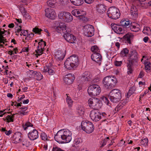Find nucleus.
Wrapping results in <instances>:
<instances>
[{
  "mask_svg": "<svg viewBox=\"0 0 151 151\" xmlns=\"http://www.w3.org/2000/svg\"><path fill=\"white\" fill-rule=\"evenodd\" d=\"M77 112L80 115H82L84 114V111L83 109L81 106H79L77 108Z\"/></svg>",
  "mask_w": 151,
  "mask_h": 151,
  "instance_id": "e433bc0d",
  "label": "nucleus"
},
{
  "mask_svg": "<svg viewBox=\"0 0 151 151\" xmlns=\"http://www.w3.org/2000/svg\"><path fill=\"white\" fill-rule=\"evenodd\" d=\"M52 151H64L57 147H53Z\"/></svg>",
  "mask_w": 151,
  "mask_h": 151,
  "instance_id": "6e6d98bb",
  "label": "nucleus"
},
{
  "mask_svg": "<svg viewBox=\"0 0 151 151\" xmlns=\"http://www.w3.org/2000/svg\"><path fill=\"white\" fill-rule=\"evenodd\" d=\"M91 57L93 60L98 63H99V62L101 61L102 59L101 55L98 52L93 53L91 55Z\"/></svg>",
  "mask_w": 151,
  "mask_h": 151,
  "instance_id": "412c9836",
  "label": "nucleus"
},
{
  "mask_svg": "<svg viewBox=\"0 0 151 151\" xmlns=\"http://www.w3.org/2000/svg\"><path fill=\"white\" fill-rule=\"evenodd\" d=\"M28 136L30 140H34L38 137V132L36 129H34L28 133Z\"/></svg>",
  "mask_w": 151,
  "mask_h": 151,
  "instance_id": "2eb2a0df",
  "label": "nucleus"
},
{
  "mask_svg": "<svg viewBox=\"0 0 151 151\" xmlns=\"http://www.w3.org/2000/svg\"><path fill=\"white\" fill-rule=\"evenodd\" d=\"M96 8L97 11L100 13H102L105 12L106 10L105 6L103 4L98 5L97 6Z\"/></svg>",
  "mask_w": 151,
  "mask_h": 151,
  "instance_id": "c756f323",
  "label": "nucleus"
},
{
  "mask_svg": "<svg viewBox=\"0 0 151 151\" xmlns=\"http://www.w3.org/2000/svg\"><path fill=\"white\" fill-rule=\"evenodd\" d=\"M136 88L134 86H133L129 89L127 93V97L130 96L135 91Z\"/></svg>",
  "mask_w": 151,
  "mask_h": 151,
  "instance_id": "2f4dec72",
  "label": "nucleus"
},
{
  "mask_svg": "<svg viewBox=\"0 0 151 151\" xmlns=\"http://www.w3.org/2000/svg\"><path fill=\"white\" fill-rule=\"evenodd\" d=\"M23 16V18L25 19H29L30 18V16L29 14L27 12H25L24 14H22Z\"/></svg>",
  "mask_w": 151,
  "mask_h": 151,
  "instance_id": "864d4df0",
  "label": "nucleus"
},
{
  "mask_svg": "<svg viewBox=\"0 0 151 151\" xmlns=\"http://www.w3.org/2000/svg\"><path fill=\"white\" fill-rule=\"evenodd\" d=\"M66 101L69 105L70 106L72 104L73 101L70 97L67 96L66 99Z\"/></svg>",
  "mask_w": 151,
  "mask_h": 151,
  "instance_id": "09e8293b",
  "label": "nucleus"
},
{
  "mask_svg": "<svg viewBox=\"0 0 151 151\" xmlns=\"http://www.w3.org/2000/svg\"><path fill=\"white\" fill-rule=\"evenodd\" d=\"M91 50L93 52V53L97 52L99 53L100 52V50L99 49L96 45H95L92 47L91 48Z\"/></svg>",
  "mask_w": 151,
  "mask_h": 151,
  "instance_id": "f704fd0d",
  "label": "nucleus"
},
{
  "mask_svg": "<svg viewBox=\"0 0 151 151\" xmlns=\"http://www.w3.org/2000/svg\"><path fill=\"white\" fill-rule=\"evenodd\" d=\"M107 14L109 17L111 19H118L120 16L119 10L115 6L109 8L108 9Z\"/></svg>",
  "mask_w": 151,
  "mask_h": 151,
  "instance_id": "423d86ee",
  "label": "nucleus"
},
{
  "mask_svg": "<svg viewBox=\"0 0 151 151\" xmlns=\"http://www.w3.org/2000/svg\"><path fill=\"white\" fill-rule=\"evenodd\" d=\"M23 128L24 130H26L27 128L29 127H32L33 124L31 123L30 122H27L25 123L24 125L23 124L22 125Z\"/></svg>",
  "mask_w": 151,
  "mask_h": 151,
  "instance_id": "4c0bfd02",
  "label": "nucleus"
},
{
  "mask_svg": "<svg viewBox=\"0 0 151 151\" xmlns=\"http://www.w3.org/2000/svg\"><path fill=\"white\" fill-rule=\"evenodd\" d=\"M82 129L87 133H92L94 130V127L93 124L91 122H82L81 123Z\"/></svg>",
  "mask_w": 151,
  "mask_h": 151,
  "instance_id": "0eeeda50",
  "label": "nucleus"
},
{
  "mask_svg": "<svg viewBox=\"0 0 151 151\" xmlns=\"http://www.w3.org/2000/svg\"><path fill=\"white\" fill-rule=\"evenodd\" d=\"M130 26V29L133 32H138L140 30V26L137 23H131Z\"/></svg>",
  "mask_w": 151,
  "mask_h": 151,
  "instance_id": "a878e982",
  "label": "nucleus"
},
{
  "mask_svg": "<svg viewBox=\"0 0 151 151\" xmlns=\"http://www.w3.org/2000/svg\"><path fill=\"white\" fill-rule=\"evenodd\" d=\"M116 83V78L111 76H107L104 78L103 80V83L104 87L107 89H111L114 87Z\"/></svg>",
  "mask_w": 151,
  "mask_h": 151,
  "instance_id": "7ed1b4c3",
  "label": "nucleus"
},
{
  "mask_svg": "<svg viewBox=\"0 0 151 151\" xmlns=\"http://www.w3.org/2000/svg\"><path fill=\"white\" fill-rule=\"evenodd\" d=\"M143 32L147 35H149L151 34V30L149 27H145L142 31Z\"/></svg>",
  "mask_w": 151,
  "mask_h": 151,
  "instance_id": "72a5a7b5",
  "label": "nucleus"
},
{
  "mask_svg": "<svg viewBox=\"0 0 151 151\" xmlns=\"http://www.w3.org/2000/svg\"><path fill=\"white\" fill-rule=\"evenodd\" d=\"M48 73L50 75L52 74V73L54 72V71L52 69L51 67H50L48 71Z\"/></svg>",
  "mask_w": 151,
  "mask_h": 151,
  "instance_id": "680f3d73",
  "label": "nucleus"
},
{
  "mask_svg": "<svg viewBox=\"0 0 151 151\" xmlns=\"http://www.w3.org/2000/svg\"><path fill=\"white\" fill-rule=\"evenodd\" d=\"M107 142V140L106 139H104V140H103L102 141H101V146H100V147L102 148L104 146L106 145Z\"/></svg>",
  "mask_w": 151,
  "mask_h": 151,
  "instance_id": "5fc2aeb1",
  "label": "nucleus"
},
{
  "mask_svg": "<svg viewBox=\"0 0 151 151\" xmlns=\"http://www.w3.org/2000/svg\"><path fill=\"white\" fill-rule=\"evenodd\" d=\"M42 31V30L40 29H39L38 28L35 27L33 29L32 31L36 34H40V32Z\"/></svg>",
  "mask_w": 151,
  "mask_h": 151,
  "instance_id": "a19ab883",
  "label": "nucleus"
},
{
  "mask_svg": "<svg viewBox=\"0 0 151 151\" xmlns=\"http://www.w3.org/2000/svg\"><path fill=\"white\" fill-rule=\"evenodd\" d=\"M31 2V0H23L22 2L26 5H27Z\"/></svg>",
  "mask_w": 151,
  "mask_h": 151,
  "instance_id": "052dcab7",
  "label": "nucleus"
},
{
  "mask_svg": "<svg viewBox=\"0 0 151 151\" xmlns=\"http://www.w3.org/2000/svg\"><path fill=\"white\" fill-rule=\"evenodd\" d=\"M144 75V72L142 71H141L139 75V77L140 78H142Z\"/></svg>",
  "mask_w": 151,
  "mask_h": 151,
  "instance_id": "338daca9",
  "label": "nucleus"
},
{
  "mask_svg": "<svg viewBox=\"0 0 151 151\" xmlns=\"http://www.w3.org/2000/svg\"><path fill=\"white\" fill-rule=\"evenodd\" d=\"M138 58V55L137 51L135 50L131 51L129 54V58L126 62L128 74L132 73L133 68V64L137 62Z\"/></svg>",
  "mask_w": 151,
  "mask_h": 151,
  "instance_id": "f257e3e1",
  "label": "nucleus"
},
{
  "mask_svg": "<svg viewBox=\"0 0 151 151\" xmlns=\"http://www.w3.org/2000/svg\"><path fill=\"white\" fill-rule=\"evenodd\" d=\"M148 142V139L147 138H145L142 140L141 143L142 144L145 145H147Z\"/></svg>",
  "mask_w": 151,
  "mask_h": 151,
  "instance_id": "de8ad7c7",
  "label": "nucleus"
},
{
  "mask_svg": "<svg viewBox=\"0 0 151 151\" xmlns=\"http://www.w3.org/2000/svg\"><path fill=\"white\" fill-rule=\"evenodd\" d=\"M95 99V98L92 97L89 99L88 100V103L90 107H92L91 105H92L93 104Z\"/></svg>",
  "mask_w": 151,
  "mask_h": 151,
  "instance_id": "ea45409f",
  "label": "nucleus"
},
{
  "mask_svg": "<svg viewBox=\"0 0 151 151\" xmlns=\"http://www.w3.org/2000/svg\"><path fill=\"white\" fill-rule=\"evenodd\" d=\"M62 131L63 130L62 129L59 130L54 137L55 140L59 143H61L63 142L62 140H63V139L62 133Z\"/></svg>",
  "mask_w": 151,
  "mask_h": 151,
  "instance_id": "5701e85b",
  "label": "nucleus"
},
{
  "mask_svg": "<svg viewBox=\"0 0 151 151\" xmlns=\"http://www.w3.org/2000/svg\"><path fill=\"white\" fill-rule=\"evenodd\" d=\"M111 27L114 31L116 33L119 34H123L124 33V30L119 25L114 24L112 23Z\"/></svg>",
  "mask_w": 151,
  "mask_h": 151,
  "instance_id": "dca6fc26",
  "label": "nucleus"
},
{
  "mask_svg": "<svg viewBox=\"0 0 151 151\" xmlns=\"http://www.w3.org/2000/svg\"><path fill=\"white\" fill-rule=\"evenodd\" d=\"M133 37L134 35L132 34L128 33L124 36L123 38L128 43L130 44L131 43V40L133 39Z\"/></svg>",
  "mask_w": 151,
  "mask_h": 151,
  "instance_id": "cd10ccee",
  "label": "nucleus"
},
{
  "mask_svg": "<svg viewBox=\"0 0 151 151\" xmlns=\"http://www.w3.org/2000/svg\"><path fill=\"white\" fill-rule=\"evenodd\" d=\"M130 13L133 18H137L138 16L137 9L135 5H132L130 9Z\"/></svg>",
  "mask_w": 151,
  "mask_h": 151,
  "instance_id": "b1692460",
  "label": "nucleus"
},
{
  "mask_svg": "<svg viewBox=\"0 0 151 151\" xmlns=\"http://www.w3.org/2000/svg\"><path fill=\"white\" fill-rule=\"evenodd\" d=\"M79 61L78 57L73 55L68 58L64 63L65 67L68 70L76 68L78 65Z\"/></svg>",
  "mask_w": 151,
  "mask_h": 151,
  "instance_id": "f03ea898",
  "label": "nucleus"
},
{
  "mask_svg": "<svg viewBox=\"0 0 151 151\" xmlns=\"http://www.w3.org/2000/svg\"><path fill=\"white\" fill-rule=\"evenodd\" d=\"M22 134L21 132H15L13 136V143H17L20 142L22 140Z\"/></svg>",
  "mask_w": 151,
  "mask_h": 151,
  "instance_id": "aec40b11",
  "label": "nucleus"
},
{
  "mask_svg": "<svg viewBox=\"0 0 151 151\" xmlns=\"http://www.w3.org/2000/svg\"><path fill=\"white\" fill-rule=\"evenodd\" d=\"M50 67L48 66H46L44 67V68L43 71L44 72H48Z\"/></svg>",
  "mask_w": 151,
  "mask_h": 151,
  "instance_id": "bf43d9fd",
  "label": "nucleus"
},
{
  "mask_svg": "<svg viewBox=\"0 0 151 151\" xmlns=\"http://www.w3.org/2000/svg\"><path fill=\"white\" fill-rule=\"evenodd\" d=\"M129 52V50L128 49L124 48L121 51V54L122 56H124L128 54Z\"/></svg>",
  "mask_w": 151,
  "mask_h": 151,
  "instance_id": "58836bf2",
  "label": "nucleus"
},
{
  "mask_svg": "<svg viewBox=\"0 0 151 151\" xmlns=\"http://www.w3.org/2000/svg\"><path fill=\"white\" fill-rule=\"evenodd\" d=\"M103 99L105 101V103L107 105H109V101L107 98L106 97H104L103 98Z\"/></svg>",
  "mask_w": 151,
  "mask_h": 151,
  "instance_id": "774afa93",
  "label": "nucleus"
},
{
  "mask_svg": "<svg viewBox=\"0 0 151 151\" xmlns=\"http://www.w3.org/2000/svg\"><path fill=\"white\" fill-rule=\"evenodd\" d=\"M37 55L39 56L42 53V50H40L39 46L37 47V49L35 50Z\"/></svg>",
  "mask_w": 151,
  "mask_h": 151,
  "instance_id": "49530a36",
  "label": "nucleus"
},
{
  "mask_svg": "<svg viewBox=\"0 0 151 151\" xmlns=\"http://www.w3.org/2000/svg\"><path fill=\"white\" fill-rule=\"evenodd\" d=\"M91 105H92V108L94 107L96 108V109H98L101 108L102 106V103L99 99L95 98L93 104Z\"/></svg>",
  "mask_w": 151,
  "mask_h": 151,
  "instance_id": "4be33fe9",
  "label": "nucleus"
},
{
  "mask_svg": "<svg viewBox=\"0 0 151 151\" xmlns=\"http://www.w3.org/2000/svg\"><path fill=\"white\" fill-rule=\"evenodd\" d=\"M32 76H34L35 78L37 80H40L42 78V76L39 72L31 70Z\"/></svg>",
  "mask_w": 151,
  "mask_h": 151,
  "instance_id": "bb28decb",
  "label": "nucleus"
},
{
  "mask_svg": "<svg viewBox=\"0 0 151 151\" xmlns=\"http://www.w3.org/2000/svg\"><path fill=\"white\" fill-rule=\"evenodd\" d=\"M131 22L129 20L126 21V19L121 20L120 22V25L124 27H130Z\"/></svg>",
  "mask_w": 151,
  "mask_h": 151,
  "instance_id": "c85d7f7f",
  "label": "nucleus"
},
{
  "mask_svg": "<svg viewBox=\"0 0 151 151\" xmlns=\"http://www.w3.org/2000/svg\"><path fill=\"white\" fill-rule=\"evenodd\" d=\"M19 10L22 14H24L25 12H26L22 4H20L19 6Z\"/></svg>",
  "mask_w": 151,
  "mask_h": 151,
  "instance_id": "37998d69",
  "label": "nucleus"
},
{
  "mask_svg": "<svg viewBox=\"0 0 151 151\" xmlns=\"http://www.w3.org/2000/svg\"><path fill=\"white\" fill-rule=\"evenodd\" d=\"M109 97L110 100L113 103L119 102L122 98L120 90L117 89L112 90L109 93Z\"/></svg>",
  "mask_w": 151,
  "mask_h": 151,
  "instance_id": "20e7f679",
  "label": "nucleus"
},
{
  "mask_svg": "<svg viewBox=\"0 0 151 151\" xmlns=\"http://www.w3.org/2000/svg\"><path fill=\"white\" fill-rule=\"evenodd\" d=\"M75 79V77L73 75L71 74H68L65 75L64 78V82L68 84H71Z\"/></svg>",
  "mask_w": 151,
  "mask_h": 151,
  "instance_id": "a211bd4d",
  "label": "nucleus"
},
{
  "mask_svg": "<svg viewBox=\"0 0 151 151\" xmlns=\"http://www.w3.org/2000/svg\"><path fill=\"white\" fill-rule=\"evenodd\" d=\"M82 142V140L80 138H76L74 140L75 143L78 145Z\"/></svg>",
  "mask_w": 151,
  "mask_h": 151,
  "instance_id": "3c124183",
  "label": "nucleus"
},
{
  "mask_svg": "<svg viewBox=\"0 0 151 151\" xmlns=\"http://www.w3.org/2000/svg\"><path fill=\"white\" fill-rule=\"evenodd\" d=\"M145 0H139L137 2V5L138 7L141 9H147L148 8L147 3H142L141 2H144Z\"/></svg>",
  "mask_w": 151,
  "mask_h": 151,
  "instance_id": "393cba45",
  "label": "nucleus"
},
{
  "mask_svg": "<svg viewBox=\"0 0 151 151\" xmlns=\"http://www.w3.org/2000/svg\"><path fill=\"white\" fill-rule=\"evenodd\" d=\"M70 1L73 4L77 6L81 5L83 3V0H70Z\"/></svg>",
  "mask_w": 151,
  "mask_h": 151,
  "instance_id": "7c9ffc66",
  "label": "nucleus"
},
{
  "mask_svg": "<svg viewBox=\"0 0 151 151\" xmlns=\"http://www.w3.org/2000/svg\"><path fill=\"white\" fill-rule=\"evenodd\" d=\"M63 37L65 40L68 42L73 43H75V41L76 40V38L72 35L70 34L69 31H67V33H64Z\"/></svg>",
  "mask_w": 151,
  "mask_h": 151,
  "instance_id": "ddd939ff",
  "label": "nucleus"
},
{
  "mask_svg": "<svg viewBox=\"0 0 151 151\" xmlns=\"http://www.w3.org/2000/svg\"><path fill=\"white\" fill-rule=\"evenodd\" d=\"M145 69L146 70H150L151 68V63L150 62H145Z\"/></svg>",
  "mask_w": 151,
  "mask_h": 151,
  "instance_id": "79ce46f5",
  "label": "nucleus"
},
{
  "mask_svg": "<svg viewBox=\"0 0 151 151\" xmlns=\"http://www.w3.org/2000/svg\"><path fill=\"white\" fill-rule=\"evenodd\" d=\"M65 50L63 51L61 50L56 51L55 54L56 58L59 60H62L65 56Z\"/></svg>",
  "mask_w": 151,
  "mask_h": 151,
  "instance_id": "6ab92c4d",
  "label": "nucleus"
},
{
  "mask_svg": "<svg viewBox=\"0 0 151 151\" xmlns=\"http://www.w3.org/2000/svg\"><path fill=\"white\" fill-rule=\"evenodd\" d=\"M47 3L49 6L54 8L55 6V4L56 3V1L54 0H49Z\"/></svg>",
  "mask_w": 151,
  "mask_h": 151,
  "instance_id": "473e14b6",
  "label": "nucleus"
},
{
  "mask_svg": "<svg viewBox=\"0 0 151 151\" xmlns=\"http://www.w3.org/2000/svg\"><path fill=\"white\" fill-rule=\"evenodd\" d=\"M21 33L24 36H26L28 34L27 31L26 30H22L21 32Z\"/></svg>",
  "mask_w": 151,
  "mask_h": 151,
  "instance_id": "13d9d810",
  "label": "nucleus"
},
{
  "mask_svg": "<svg viewBox=\"0 0 151 151\" xmlns=\"http://www.w3.org/2000/svg\"><path fill=\"white\" fill-rule=\"evenodd\" d=\"M122 62L121 61H116L114 62V64L116 66H119L121 65L122 64Z\"/></svg>",
  "mask_w": 151,
  "mask_h": 151,
  "instance_id": "4d7b16f0",
  "label": "nucleus"
},
{
  "mask_svg": "<svg viewBox=\"0 0 151 151\" xmlns=\"http://www.w3.org/2000/svg\"><path fill=\"white\" fill-rule=\"evenodd\" d=\"M38 46H39L40 48H42V47H44L45 46H46V44L45 42H39L38 43Z\"/></svg>",
  "mask_w": 151,
  "mask_h": 151,
  "instance_id": "8fccbe9b",
  "label": "nucleus"
},
{
  "mask_svg": "<svg viewBox=\"0 0 151 151\" xmlns=\"http://www.w3.org/2000/svg\"><path fill=\"white\" fill-rule=\"evenodd\" d=\"M41 137L42 139L43 140H47V137L46 134L45 133H42L41 135Z\"/></svg>",
  "mask_w": 151,
  "mask_h": 151,
  "instance_id": "c03bdc74",
  "label": "nucleus"
},
{
  "mask_svg": "<svg viewBox=\"0 0 151 151\" xmlns=\"http://www.w3.org/2000/svg\"><path fill=\"white\" fill-rule=\"evenodd\" d=\"M27 37H26L25 38V39L26 40H30L31 37L32 38V37L34 36V34L33 33H31L30 34H27Z\"/></svg>",
  "mask_w": 151,
  "mask_h": 151,
  "instance_id": "603ef678",
  "label": "nucleus"
},
{
  "mask_svg": "<svg viewBox=\"0 0 151 151\" xmlns=\"http://www.w3.org/2000/svg\"><path fill=\"white\" fill-rule=\"evenodd\" d=\"M28 109V107L27 106H22L21 108H19V109L23 111H24L27 110Z\"/></svg>",
  "mask_w": 151,
  "mask_h": 151,
  "instance_id": "e2e57ef3",
  "label": "nucleus"
},
{
  "mask_svg": "<svg viewBox=\"0 0 151 151\" xmlns=\"http://www.w3.org/2000/svg\"><path fill=\"white\" fill-rule=\"evenodd\" d=\"M54 28L55 29L56 31L58 33H61L62 32L64 34L67 32L66 26L65 24H60L59 26H55Z\"/></svg>",
  "mask_w": 151,
  "mask_h": 151,
  "instance_id": "4468645a",
  "label": "nucleus"
},
{
  "mask_svg": "<svg viewBox=\"0 0 151 151\" xmlns=\"http://www.w3.org/2000/svg\"><path fill=\"white\" fill-rule=\"evenodd\" d=\"M84 34L88 37H91L94 34V29L93 27L91 25L87 24L83 27Z\"/></svg>",
  "mask_w": 151,
  "mask_h": 151,
  "instance_id": "1a4fd4ad",
  "label": "nucleus"
},
{
  "mask_svg": "<svg viewBox=\"0 0 151 151\" xmlns=\"http://www.w3.org/2000/svg\"><path fill=\"white\" fill-rule=\"evenodd\" d=\"M82 78L85 80V81H92L93 83L96 82L95 80L96 78H93V76L89 72L85 71L82 75Z\"/></svg>",
  "mask_w": 151,
  "mask_h": 151,
  "instance_id": "9b49d317",
  "label": "nucleus"
},
{
  "mask_svg": "<svg viewBox=\"0 0 151 151\" xmlns=\"http://www.w3.org/2000/svg\"><path fill=\"white\" fill-rule=\"evenodd\" d=\"M85 2L88 4H91L92 3L94 0H84Z\"/></svg>",
  "mask_w": 151,
  "mask_h": 151,
  "instance_id": "0e129e2a",
  "label": "nucleus"
},
{
  "mask_svg": "<svg viewBox=\"0 0 151 151\" xmlns=\"http://www.w3.org/2000/svg\"><path fill=\"white\" fill-rule=\"evenodd\" d=\"M22 144L23 145H25L26 147H28L31 145V143L28 140H25L23 142Z\"/></svg>",
  "mask_w": 151,
  "mask_h": 151,
  "instance_id": "a18cd8bd",
  "label": "nucleus"
},
{
  "mask_svg": "<svg viewBox=\"0 0 151 151\" xmlns=\"http://www.w3.org/2000/svg\"><path fill=\"white\" fill-rule=\"evenodd\" d=\"M58 17L59 19H72V15L70 13L67 12H62L58 14Z\"/></svg>",
  "mask_w": 151,
  "mask_h": 151,
  "instance_id": "f3484780",
  "label": "nucleus"
},
{
  "mask_svg": "<svg viewBox=\"0 0 151 151\" xmlns=\"http://www.w3.org/2000/svg\"><path fill=\"white\" fill-rule=\"evenodd\" d=\"M87 91L89 96H93L99 95L101 92V90L99 86L94 84L90 85Z\"/></svg>",
  "mask_w": 151,
  "mask_h": 151,
  "instance_id": "39448f33",
  "label": "nucleus"
},
{
  "mask_svg": "<svg viewBox=\"0 0 151 151\" xmlns=\"http://www.w3.org/2000/svg\"><path fill=\"white\" fill-rule=\"evenodd\" d=\"M14 115L15 114H12V116H11V115H8L6 118L7 122H13L14 121L13 118L14 117Z\"/></svg>",
  "mask_w": 151,
  "mask_h": 151,
  "instance_id": "c9c22d12",
  "label": "nucleus"
},
{
  "mask_svg": "<svg viewBox=\"0 0 151 151\" xmlns=\"http://www.w3.org/2000/svg\"><path fill=\"white\" fill-rule=\"evenodd\" d=\"M45 16L50 19H55L56 14L54 10L50 8L46 9L45 10Z\"/></svg>",
  "mask_w": 151,
  "mask_h": 151,
  "instance_id": "f8f14e48",
  "label": "nucleus"
},
{
  "mask_svg": "<svg viewBox=\"0 0 151 151\" xmlns=\"http://www.w3.org/2000/svg\"><path fill=\"white\" fill-rule=\"evenodd\" d=\"M12 132V131L11 130H9V131L6 130V131L5 132V134L7 135H9L11 134Z\"/></svg>",
  "mask_w": 151,
  "mask_h": 151,
  "instance_id": "69168bd1",
  "label": "nucleus"
},
{
  "mask_svg": "<svg viewBox=\"0 0 151 151\" xmlns=\"http://www.w3.org/2000/svg\"><path fill=\"white\" fill-rule=\"evenodd\" d=\"M90 116L91 119L93 121L97 122L101 119V113L99 110L94 109L90 112Z\"/></svg>",
  "mask_w": 151,
  "mask_h": 151,
  "instance_id": "6e6552de",
  "label": "nucleus"
},
{
  "mask_svg": "<svg viewBox=\"0 0 151 151\" xmlns=\"http://www.w3.org/2000/svg\"><path fill=\"white\" fill-rule=\"evenodd\" d=\"M62 134L63 142L64 143H67L70 142L72 139L71 132L68 129H63Z\"/></svg>",
  "mask_w": 151,
  "mask_h": 151,
  "instance_id": "9d476101",
  "label": "nucleus"
}]
</instances>
